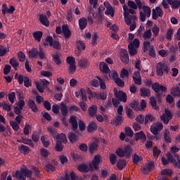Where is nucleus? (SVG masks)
Returning <instances> with one entry per match:
<instances>
[{
    "mask_svg": "<svg viewBox=\"0 0 180 180\" xmlns=\"http://www.w3.org/2000/svg\"><path fill=\"white\" fill-rule=\"evenodd\" d=\"M115 96L120 101V102H127V94L122 90H120L119 91H116L114 93Z\"/></svg>",
    "mask_w": 180,
    "mask_h": 180,
    "instance_id": "nucleus-8",
    "label": "nucleus"
},
{
    "mask_svg": "<svg viewBox=\"0 0 180 180\" xmlns=\"http://www.w3.org/2000/svg\"><path fill=\"white\" fill-rule=\"evenodd\" d=\"M160 119L165 124H168L171 119H172V113L171 111L166 110L165 113L161 115Z\"/></svg>",
    "mask_w": 180,
    "mask_h": 180,
    "instance_id": "nucleus-9",
    "label": "nucleus"
},
{
    "mask_svg": "<svg viewBox=\"0 0 180 180\" xmlns=\"http://www.w3.org/2000/svg\"><path fill=\"white\" fill-rule=\"evenodd\" d=\"M62 33L63 34L65 40H70V39H71L72 33L68 27V25L64 24L62 25Z\"/></svg>",
    "mask_w": 180,
    "mask_h": 180,
    "instance_id": "nucleus-11",
    "label": "nucleus"
},
{
    "mask_svg": "<svg viewBox=\"0 0 180 180\" xmlns=\"http://www.w3.org/2000/svg\"><path fill=\"white\" fill-rule=\"evenodd\" d=\"M162 129H164V125H162V123L158 122L155 124L150 126V130L152 134L154 136H158V133H160Z\"/></svg>",
    "mask_w": 180,
    "mask_h": 180,
    "instance_id": "nucleus-6",
    "label": "nucleus"
},
{
    "mask_svg": "<svg viewBox=\"0 0 180 180\" xmlns=\"http://www.w3.org/2000/svg\"><path fill=\"white\" fill-rule=\"evenodd\" d=\"M68 139L70 140V143H77V140H78V138L77 137V135L72 132H70L68 134Z\"/></svg>",
    "mask_w": 180,
    "mask_h": 180,
    "instance_id": "nucleus-45",
    "label": "nucleus"
},
{
    "mask_svg": "<svg viewBox=\"0 0 180 180\" xmlns=\"http://www.w3.org/2000/svg\"><path fill=\"white\" fill-rule=\"evenodd\" d=\"M89 150L91 153V154H93L96 150H98V145L95 143H91L89 146Z\"/></svg>",
    "mask_w": 180,
    "mask_h": 180,
    "instance_id": "nucleus-61",
    "label": "nucleus"
},
{
    "mask_svg": "<svg viewBox=\"0 0 180 180\" xmlns=\"http://www.w3.org/2000/svg\"><path fill=\"white\" fill-rule=\"evenodd\" d=\"M32 37L38 41V43H40L41 41V39H43V32L41 31H36L32 33Z\"/></svg>",
    "mask_w": 180,
    "mask_h": 180,
    "instance_id": "nucleus-24",
    "label": "nucleus"
},
{
    "mask_svg": "<svg viewBox=\"0 0 180 180\" xmlns=\"http://www.w3.org/2000/svg\"><path fill=\"white\" fill-rule=\"evenodd\" d=\"M98 130V125H96V122H91L87 126V131L88 133H94V131H96Z\"/></svg>",
    "mask_w": 180,
    "mask_h": 180,
    "instance_id": "nucleus-21",
    "label": "nucleus"
},
{
    "mask_svg": "<svg viewBox=\"0 0 180 180\" xmlns=\"http://www.w3.org/2000/svg\"><path fill=\"white\" fill-rule=\"evenodd\" d=\"M178 151H179V148H177L176 146H172L171 148V153H169L167 154V155H172L173 156V159L174 158H179V155L176 154V153H178Z\"/></svg>",
    "mask_w": 180,
    "mask_h": 180,
    "instance_id": "nucleus-30",
    "label": "nucleus"
},
{
    "mask_svg": "<svg viewBox=\"0 0 180 180\" xmlns=\"http://www.w3.org/2000/svg\"><path fill=\"white\" fill-rule=\"evenodd\" d=\"M151 36H153V33H151V30H148L143 33V38L144 39V40H147L148 39H151Z\"/></svg>",
    "mask_w": 180,
    "mask_h": 180,
    "instance_id": "nucleus-54",
    "label": "nucleus"
},
{
    "mask_svg": "<svg viewBox=\"0 0 180 180\" xmlns=\"http://www.w3.org/2000/svg\"><path fill=\"white\" fill-rule=\"evenodd\" d=\"M120 77L121 78H129V70H127L125 68H122V70H121Z\"/></svg>",
    "mask_w": 180,
    "mask_h": 180,
    "instance_id": "nucleus-56",
    "label": "nucleus"
},
{
    "mask_svg": "<svg viewBox=\"0 0 180 180\" xmlns=\"http://www.w3.org/2000/svg\"><path fill=\"white\" fill-rule=\"evenodd\" d=\"M28 54L30 58H36L39 56V50L36 48H32L29 51Z\"/></svg>",
    "mask_w": 180,
    "mask_h": 180,
    "instance_id": "nucleus-34",
    "label": "nucleus"
},
{
    "mask_svg": "<svg viewBox=\"0 0 180 180\" xmlns=\"http://www.w3.org/2000/svg\"><path fill=\"white\" fill-rule=\"evenodd\" d=\"M96 78H97V79L99 81L100 88L101 89H106V84L105 83V80L99 76H96Z\"/></svg>",
    "mask_w": 180,
    "mask_h": 180,
    "instance_id": "nucleus-49",
    "label": "nucleus"
},
{
    "mask_svg": "<svg viewBox=\"0 0 180 180\" xmlns=\"http://www.w3.org/2000/svg\"><path fill=\"white\" fill-rule=\"evenodd\" d=\"M124 131L127 136H129V137H133V134H134L133 130H131V128H130L129 127H125Z\"/></svg>",
    "mask_w": 180,
    "mask_h": 180,
    "instance_id": "nucleus-62",
    "label": "nucleus"
},
{
    "mask_svg": "<svg viewBox=\"0 0 180 180\" xmlns=\"http://www.w3.org/2000/svg\"><path fill=\"white\" fill-rule=\"evenodd\" d=\"M120 60L122 63H125L126 64H129L130 63V58H129V53H127V50L124 49H122L120 52Z\"/></svg>",
    "mask_w": 180,
    "mask_h": 180,
    "instance_id": "nucleus-10",
    "label": "nucleus"
},
{
    "mask_svg": "<svg viewBox=\"0 0 180 180\" xmlns=\"http://www.w3.org/2000/svg\"><path fill=\"white\" fill-rule=\"evenodd\" d=\"M115 82L118 86H120L121 88H123V86H124V82L119 77L115 78Z\"/></svg>",
    "mask_w": 180,
    "mask_h": 180,
    "instance_id": "nucleus-59",
    "label": "nucleus"
},
{
    "mask_svg": "<svg viewBox=\"0 0 180 180\" xmlns=\"http://www.w3.org/2000/svg\"><path fill=\"white\" fill-rule=\"evenodd\" d=\"M10 126H11L12 129L15 131H18V130H19L20 127H19V124L15 121H11L10 122Z\"/></svg>",
    "mask_w": 180,
    "mask_h": 180,
    "instance_id": "nucleus-60",
    "label": "nucleus"
},
{
    "mask_svg": "<svg viewBox=\"0 0 180 180\" xmlns=\"http://www.w3.org/2000/svg\"><path fill=\"white\" fill-rule=\"evenodd\" d=\"M69 123H70L73 131H77V130H78V122H77V116L72 115L70 118Z\"/></svg>",
    "mask_w": 180,
    "mask_h": 180,
    "instance_id": "nucleus-14",
    "label": "nucleus"
},
{
    "mask_svg": "<svg viewBox=\"0 0 180 180\" xmlns=\"http://www.w3.org/2000/svg\"><path fill=\"white\" fill-rule=\"evenodd\" d=\"M59 160L63 165H65L68 162V158L64 155H59Z\"/></svg>",
    "mask_w": 180,
    "mask_h": 180,
    "instance_id": "nucleus-57",
    "label": "nucleus"
},
{
    "mask_svg": "<svg viewBox=\"0 0 180 180\" xmlns=\"http://www.w3.org/2000/svg\"><path fill=\"white\" fill-rule=\"evenodd\" d=\"M63 148H64V145H63V141L58 139L56 141V145L55 146V150L58 153H61V151H63Z\"/></svg>",
    "mask_w": 180,
    "mask_h": 180,
    "instance_id": "nucleus-31",
    "label": "nucleus"
},
{
    "mask_svg": "<svg viewBox=\"0 0 180 180\" xmlns=\"http://www.w3.org/2000/svg\"><path fill=\"white\" fill-rule=\"evenodd\" d=\"M88 113L90 117H95L96 113H98V106L96 105H93L88 109Z\"/></svg>",
    "mask_w": 180,
    "mask_h": 180,
    "instance_id": "nucleus-18",
    "label": "nucleus"
},
{
    "mask_svg": "<svg viewBox=\"0 0 180 180\" xmlns=\"http://www.w3.org/2000/svg\"><path fill=\"white\" fill-rule=\"evenodd\" d=\"M126 165H127V162H126V160L124 159H120L117 162V167L118 168V169H120V171H122L123 168H125Z\"/></svg>",
    "mask_w": 180,
    "mask_h": 180,
    "instance_id": "nucleus-33",
    "label": "nucleus"
},
{
    "mask_svg": "<svg viewBox=\"0 0 180 180\" xmlns=\"http://www.w3.org/2000/svg\"><path fill=\"white\" fill-rule=\"evenodd\" d=\"M41 115L44 119H46V120H48V122H51V115H50L49 112L46 111H42Z\"/></svg>",
    "mask_w": 180,
    "mask_h": 180,
    "instance_id": "nucleus-64",
    "label": "nucleus"
},
{
    "mask_svg": "<svg viewBox=\"0 0 180 180\" xmlns=\"http://www.w3.org/2000/svg\"><path fill=\"white\" fill-rule=\"evenodd\" d=\"M130 108L134 109L136 112H139V110H141V109L140 108V104H139V102L136 101H132L130 103Z\"/></svg>",
    "mask_w": 180,
    "mask_h": 180,
    "instance_id": "nucleus-43",
    "label": "nucleus"
},
{
    "mask_svg": "<svg viewBox=\"0 0 180 180\" xmlns=\"http://www.w3.org/2000/svg\"><path fill=\"white\" fill-rule=\"evenodd\" d=\"M47 130L49 131L50 134H51L52 137H53V139H56V140H61L64 144L67 143V136L65 134H58L57 133V129L53 127H48Z\"/></svg>",
    "mask_w": 180,
    "mask_h": 180,
    "instance_id": "nucleus-4",
    "label": "nucleus"
},
{
    "mask_svg": "<svg viewBox=\"0 0 180 180\" xmlns=\"http://www.w3.org/2000/svg\"><path fill=\"white\" fill-rule=\"evenodd\" d=\"M161 175H169L172 176V170L170 169H164L160 172Z\"/></svg>",
    "mask_w": 180,
    "mask_h": 180,
    "instance_id": "nucleus-63",
    "label": "nucleus"
},
{
    "mask_svg": "<svg viewBox=\"0 0 180 180\" xmlns=\"http://www.w3.org/2000/svg\"><path fill=\"white\" fill-rule=\"evenodd\" d=\"M154 167V162H149L147 165L142 167V172H143L146 175H148V174L153 171Z\"/></svg>",
    "mask_w": 180,
    "mask_h": 180,
    "instance_id": "nucleus-12",
    "label": "nucleus"
},
{
    "mask_svg": "<svg viewBox=\"0 0 180 180\" xmlns=\"http://www.w3.org/2000/svg\"><path fill=\"white\" fill-rule=\"evenodd\" d=\"M102 163V158L99 155H96L94 156L93 160H92V165H90V168H92L94 167V169L95 171H98L99 169V164Z\"/></svg>",
    "mask_w": 180,
    "mask_h": 180,
    "instance_id": "nucleus-7",
    "label": "nucleus"
},
{
    "mask_svg": "<svg viewBox=\"0 0 180 180\" xmlns=\"http://www.w3.org/2000/svg\"><path fill=\"white\" fill-rule=\"evenodd\" d=\"M132 160H133L134 165H137V164H139V162L143 161V157L139 156L137 154H134L132 155Z\"/></svg>",
    "mask_w": 180,
    "mask_h": 180,
    "instance_id": "nucleus-40",
    "label": "nucleus"
},
{
    "mask_svg": "<svg viewBox=\"0 0 180 180\" xmlns=\"http://www.w3.org/2000/svg\"><path fill=\"white\" fill-rule=\"evenodd\" d=\"M39 22L43 25L44 26H46L48 27V26H50V21H49V18H47V15L44 14H40L39 15Z\"/></svg>",
    "mask_w": 180,
    "mask_h": 180,
    "instance_id": "nucleus-16",
    "label": "nucleus"
},
{
    "mask_svg": "<svg viewBox=\"0 0 180 180\" xmlns=\"http://www.w3.org/2000/svg\"><path fill=\"white\" fill-rule=\"evenodd\" d=\"M167 4L172 5V9H179L180 6V0H167Z\"/></svg>",
    "mask_w": 180,
    "mask_h": 180,
    "instance_id": "nucleus-26",
    "label": "nucleus"
},
{
    "mask_svg": "<svg viewBox=\"0 0 180 180\" xmlns=\"http://www.w3.org/2000/svg\"><path fill=\"white\" fill-rule=\"evenodd\" d=\"M15 99H16V94L15 91L8 94V101L11 103H15Z\"/></svg>",
    "mask_w": 180,
    "mask_h": 180,
    "instance_id": "nucleus-55",
    "label": "nucleus"
},
{
    "mask_svg": "<svg viewBox=\"0 0 180 180\" xmlns=\"http://www.w3.org/2000/svg\"><path fill=\"white\" fill-rule=\"evenodd\" d=\"M33 172L27 168H22L15 172V178L18 180H26V178H32Z\"/></svg>",
    "mask_w": 180,
    "mask_h": 180,
    "instance_id": "nucleus-2",
    "label": "nucleus"
},
{
    "mask_svg": "<svg viewBox=\"0 0 180 180\" xmlns=\"http://www.w3.org/2000/svg\"><path fill=\"white\" fill-rule=\"evenodd\" d=\"M30 169L32 171V172H34L35 176H37V178H38L39 179H41V173H40V170H39V168H37V167L34 166V165H32L30 167Z\"/></svg>",
    "mask_w": 180,
    "mask_h": 180,
    "instance_id": "nucleus-28",
    "label": "nucleus"
},
{
    "mask_svg": "<svg viewBox=\"0 0 180 180\" xmlns=\"http://www.w3.org/2000/svg\"><path fill=\"white\" fill-rule=\"evenodd\" d=\"M57 165V163L54 162L53 163H48L44 167V170L47 171V172H53V171H56V166Z\"/></svg>",
    "mask_w": 180,
    "mask_h": 180,
    "instance_id": "nucleus-22",
    "label": "nucleus"
},
{
    "mask_svg": "<svg viewBox=\"0 0 180 180\" xmlns=\"http://www.w3.org/2000/svg\"><path fill=\"white\" fill-rule=\"evenodd\" d=\"M53 61L56 65H60L61 64V59H60V54L57 53L53 56Z\"/></svg>",
    "mask_w": 180,
    "mask_h": 180,
    "instance_id": "nucleus-58",
    "label": "nucleus"
},
{
    "mask_svg": "<svg viewBox=\"0 0 180 180\" xmlns=\"http://www.w3.org/2000/svg\"><path fill=\"white\" fill-rule=\"evenodd\" d=\"M124 120V117H123V116L117 115L115 117L113 123L115 126H120L122 123H123Z\"/></svg>",
    "mask_w": 180,
    "mask_h": 180,
    "instance_id": "nucleus-37",
    "label": "nucleus"
},
{
    "mask_svg": "<svg viewBox=\"0 0 180 180\" xmlns=\"http://www.w3.org/2000/svg\"><path fill=\"white\" fill-rule=\"evenodd\" d=\"M131 153V146H130V145L125 146L124 149L122 148H118L115 151V154L120 158H123V157L130 158Z\"/></svg>",
    "mask_w": 180,
    "mask_h": 180,
    "instance_id": "nucleus-3",
    "label": "nucleus"
},
{
    "mask_svg": "<svg viewBox=\"0 0 180 180\" xmlns=\"http://www.w3.org/2000/svg\"><path fill=\"white\" fill-rule=\"evenodd\" d=\"M135 140L136 141H139V140H141L142 141H146L147 140V137L143 131H141L138 133L135 134Z\"/></svg>",
    "mask_w": 180,
    "mask_h": 180,
    "instance_id": "nucleus-25",
    "label": "nucleus"
},
{
    "mask_svg": "<svg viewBox=\"0 0 180 180\" xmlns=\"http://www.w3.org/2000/svg\"><path fill=\"white\" fill-rule=\"evenodd\" d=\"M79 26L80 30H84L88 26V20L86 18H81L79 20Z\"/></svg>",
    "mask_w": 180,
    "mask_h": 180,
    "instance_id": "nucleus-20",
    "label": "nucleus"
},
{
    "mask_svg": "<svg viewBox=\"0 0 180 180\" xmlns=\"http://www.w3.org/2000/svg\"><path fill=\"white\" fill-rule=\"evenodd\" d=\"M79 65L85 70V68H88L89 65V61H88L87 58H82L79 61Z\"/></svg>",
    "mask_w": 180,
    "mask_h": 180,
    "instance_id": "nucleus-32",
    "label": "nucleus"
},
{
    "mask_svg": "<svg viewBox=\"0 0 180 180\" xmlns=\"http://www.w3.org/2000/svg\"><path fill=\"white\" fill-rule=\"evenodd\" d=\"M77 169L79 172H84V174H86L87 172H89V167L86 164H81L77 167Z\"/></svg>",
    "mask_w": 180,
    "mask_h": 180,
    "instance_id": "nucleus-27",
    "label": "nucleus"
},
{
    "mask_svg": "<svg viewBox=\"0 0 180 180\" xmlns=\"http://www.w3.org/2000/svg\"><path fill=\"white\" fill-rule=\"evenodd\" d=\"M164 139H165V143H167V144L171 143V137H169V130L165 131Z\"/></svg>",
    "mask_w": 180,
    "mask_h": 180,
    "instance_id": "nucleus-53",
    "label": "nucleus"
},
{
    "mask_svg": "<svg viewBox=\"0 0 180 180\" xmlns=\"http://www.w3.org/2000/svg\"><path fill=\"white\" fill-rule=\"evenodd\" d=\"M105 15H110L112 18L115 16V10L113 9V7L112 6H109L107 7V10L105 12Z\"/></svg>",
    "mask_w": 180,
    "mask_h": 180,
    "instance_id": "nucleus-46",
    "label": "nucleus"
},
{
    "mask_svg": "<svg viewBox=\"0 0 180 180\" xmlns=\"http://www.w3.org/2000/svg\"><path fill=\"white\" fill-rule=\"evenodd\" d=\"M100 67H102L103 74H109L110 72V69H109L108 63L102 62L100 63Z\"/></svg>",
    "mask_w": 180,
    "mask_h": 180,
    "instance_id": "nucleus-38",
    "label": "nucleus"
},
{
    "mask_svg": "<svg viewBox=\"0 0 180 180\" xmlns=\"http://www.w3.org/2000/svg\"><path fill=\"white\" fill-rule=\"evenodd\" d=\"M65 180H78L79 176L74 172H70V174L68 173H65Z\"/></svg>",
    "mask_w": 180,
    "mask_h": 180,
    "instance_id": "nucleus-23",
    "label": "nucleus"
},
{
    "mask_svg": "<svg viewBox=\"0 0 180 180\" xmlns=\"http://www.w3.org/2000/svg\"><path fill=\"white\" fill-rule=\"evenodd\" d=\"M154 120H155V118L151 114H148L145 116V124H147L148 122H154Z\"/></svg>",
    "mask_w": 180,
    "mask_h": 180,
    "instance_id": "nucleus-51",
    "label": "nucleus"
},
{
    "mask_svg": "<svg viewBox=\"0 0 180 180\" xmlns=\"http://www.w3.org/2000/svg\"><path fill=\"white\" fill-rule=\"evenodd\" d=\"M145 84L148 88L152 86V89L156 94V98L159 101H161L163 92H167V91H168V88H167V86L160 84L158 82L153 84L152 79H147L145 81Z\"/></svg>",
    "mask_w": 180,
    "mask_h": 180,
    "instance_id": "nucleus-1",
    "label": "nucleus"
},
{
    "mask_svg": "<svg viewBox=\"0 0 180 180\" xmlns=\"http://www.w3.org/2000/svg\"><path fill=\"white\" fill-rule=\"evenodd\" d=\"M140 95L143 98L151 96V91L146 87H142L140 89Z\"/></svg>",
    "mask_w": 180,
    "mask_h": 180,
    "instance_id": "nucleus-19",
    "label": "nucleus"
},
{
    "mask_svg": "<svg viewBox=\"0 0 180 180\" xmlns=\"http://www.w3.org/2000/svg\"><path fill=\"white\" fill-rule=\"evenodd\" d=\"M170 69L168 68L167 63H158L156 67V72L159 77H162L164 75V71L166 74L169 72Z\"/></svg>",
    "mask_w": 180,
    "mask_h": 180,
    "instance_id": "nucleus-5",
    "label": "nucleus"
},
{
    "mask_svg": "<svg viewBox=\"0 0 180 180\" xmlns=\"http://www.w3.org/2000/svg\"><path fill=\"white\" fill-rule=\"evenodd\" d=\"M27 106L31 109L32 112H34V113H37V112H39V108H37V105H36L34 101L30 99L27 103Z\"/></svg>",
    "mask_w": 180,
    "mask_h": 180,
    "instance_id": "nucleus-17",
    "label": "nucleus"
},
{
    "mask_svg": "<svg viewBox=\"0 0 180 180\" xmlns=\"http://www.w3.org/2000/svg\"><path fill=\"white\" fill-rule=\"evenodd\" d=\"M9 63L14 68L15 71H18V68H19V62H18V60L15 59V58H12L10 59Z\"/></svg>",
    "mask_w": 180,
    "mask_h": 180,
    "instance_id": "nucleus-36",
    "label": "nucleus"
},
{
    "mask_svg": "<svg viewBox=\"0 0 180 180\" xmlns=\"http://www.w3.org/2000/svg\"><path fill=\"white\" fill-rule=\"evenodd\" d=\"M94 98H96V99H101L102 101L106 100V98H108V94L104 92L101 93H94Z\"/></svg>",
    "mask_w": 180,
    "mask_h": 180,
    "instance_id": "nucleus-29",
    "label": "nucleus"
},
{
    "mask_svg": "<svg viewBox=\"0 0 180 180\" xmlns=\"http://www.w3.org/2000/svg\"><path fill=\"white\" fill-rule=\"evenodd\" d=\"M1 12L3 15H6V13H13L15 12V7L13 6H11L10 8H8V6L6 4H3L1 7Z\"/></svg>",
    "mask_w": 180,
    "mask_h": 180,
    "instance_id": "nucleus-15",
    "label": "nucleus"
},
{
    "mask_svg": "<svg viewBox=\"0 0 180 180\" xmlns=\"http://www.w3.org/2000/svg\"><path fill=\"white\" fill-rule=\"evenodd\" d=\"M77 49L78 51H82V50H85V43L82 42V41H77Z\"/></svg>",
    "mask_w": 180,
    "mask_h": 180,
    "instance_id": "nucleus-48",
    "label": "nucleus"
},
{
    "mask_svg": "<svg viewBox=\"0 0 180 180\" xmlns=\"http://www.w3.org/2000/svg\"><path fill=\"white\" fill-rule=\"evenodd\" d=\"M18 58L20 63H23L26 60V55H25L23 51H20L18 53Z\"/></svg>",
    "mask_w": 180,
    "mask_h": 180,
    "instance_id": "nucleus-47",
    "label": "nucleus"
},
{
    "mask_svg": "<svg viewBox=\"0 0 180 180\" xmlns=\"http://www.w3.org/2000/svg\"><path fill=\"white\" fill-rule=\"evenodd\" d=\"M9 48H5L4 46L0 45V57H4L6 54V53H8Z\"/></svg>",
    "mask_w": 180,
    "mask_h": 180,
    "instance_id": "nucleus-50",
    "label": "nucleus"
},
{
    "mask_svg": "<svg viewBox=\"0 0 180 180\" xmlns=\"http://www.w3.org/2000/svg\"><path fill=\"white\" fill-rule=\"evenodd\" d=\"M172 34H174V30L169 28L166 33V39L171 41L172 40Z\"/></svg>",
    "mask_w": 180,
    "mask_h": 180,
    "instance_id": "nucleus-52",
    "label": "nucleus"
},
{
    "mask_svg": "<svg viewBox=\"0 0 180 180\" xmlns=\"http://www.w3.org/2000/svg\"><path fill=\"white\" fill-rule=\"evenodd\" d=\"M142 9L143 11V13L146 15L147 18H150L151 16V9L148 6L143 5Z\"/></svg>",
    "mask_w": 180,
    "mask_h": 180,
    "instance_id": "nucleus-42",
    "label": "nucleus"
},
{
    "mask_svg": "<svg viewBox=\"0 0 180 180\" xmlns=\"http://www.w3.org/2000/svg\"><path fill=\"white\" fill-rule=\"evenodd\" d=\"M126 25H131L134 22H136L137 20V17L135 15H132L129 17V20H127V18L124 19Z\"/></svg>",
    "mask_w": 180,
    "mask_h": 180,
    "instance_id": "nucleus-44",
    "label": "nucleus"
},
{
    "mask_svg": "<svg viewBox=\"0 0 180 180\" xmlns=\"http://www.w3.org/2000/svg\"><path fill=\"white\" fill-rule=\"evenodd\" d=\"M60 112L63 117H67V115H68V107L65 104H61Z\"/></svg>",
    "mask_w": 180,
    "mask_h": 180,
    "instance_id": "nucleus-39",
    "label": "nucleus"
},
{
    "mask_svg": "<svg viewBox=\"0 0 180 180\" xmlns=\"http://www.w3.org/2000/svg\"><path fill=\"white\" fill-rule=\"evenodd\" d=\"M169 162L171 164H173L176 168H178L180 169V159L179 158H174V156L172 155H167Z\"/></svg>",
    "mask_w": 180,
    "mask_h": 180,
    "instance_id": "nucleus-13",
    "label": "nucleus"
},
{
    "mask_svg": "<svg viewBox=\"0 0 180 180\" xmlns=\"http://www.w3.org/2000/svg\"><path fill=\"white\" fill-rule=\"evenodd\" d=\"M135 46H133V44H128V51L131 56H136L137 55V49Z\"/></svg>",
    "mask_w": 180,
    "mask_h": 180,
    "instance_id": "nucleus-35",
    "label": "nucleus"
},
{
    "mask_svg": "<svg viewBox=\"0 0 180 180\" xmlns=\"http://www.w3.org/2000/svg\"><path fill=\"white\" fill-rule=\"evenodd\" d=\"M109 158L110 164L112 165H116V162H117V156L114 153H110Z\"/></svg>",
    "mask_w": 180,
    "mask_h": 180,
    "instance_id": "nucleus-41",
    "label": "nucleus"
}]
</instances>
